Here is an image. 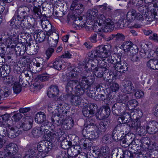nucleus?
I'll list each match as a JSON object with an SVG mask.
<instances>
[{
  "label": "nucleus",
  "mask_w": 158,
  "mask_h": 158,
  "mask_svg": "<svg viewBox=\"0 0 158 158\" xmlns=\"http://www.w3.org/2000/svg\"><path fill=\"white\" fill-rule=\"evenodd\" d=\"M66 76L67 78V83L65 87L66 92L65 96L67 97L68 99H69L72 105L76 106L79 105L82 101L80 96L82 95L84 93L81 94L77 92L76 86L75 87L76 95H74L72 94L74 84H77L79 76L77 74V72L73 69L67 73Z\"/></svg>",
  "instance_id": "1"
},
{
  "label": "nucleus",
  "mask_w": 158,
  "mask_h": 158,
  "mask_svg": "<svg viewBox=\"0 0 158 158\" xmlns=\"http://www.w3.org/2000/svg\"><path fill=\"white\" fill-rule=\"evenodd\" d=\"M111 46L110 44L100 45L96 49L89 52V57L91 58H98L99 67L106 69V71L109 72L110 67L111 66L109 62L108 56L110 55Z\"/></svg>",
  "instance_id": "2"
},
{
  "label": "nucleus",
  "mask_w": 158,
  "mask_h": 158,
  "mask_svg": "<svg viewBox=\"0 0 158 158\" xmlns=\"http://www.w3.org/2000/svg\"><path fill=\"white\" fill-rule=\"evenodd\" d=\"M41 24L42 28L45 29L47 36H48V42L50 47L54 48L56 47L59 39V35L56 32V29L45 18L42 19Z\"/></svg>",
  "instance_id": "3"
},
{
  "label": "nucleus",
  "mask_w": 158,
  "mask_h": 158,
  "mask_svg": "<svg viewBox=\"0 0 158 158\" xmlns=\"http://www.w3.org/2000/svg\"><path fill=\"white\" fill-rule=\"evenodd\" d=\"M30 11L29 8L25 6H21L18 7L15 11L14 16L10 21V26L15 27L19 26L22 22L24 21V19L26 18L27 12Z\"/></svg>",
  "instance_id": "4"
},
{
  "label": "nucleus",
  "mask_w": 158,
  "mask_h": 158,
  "mask_svg": "<svg viewBox=\"0 0 158 158\" xmlns=\"http://www.w3.org/2000/svg\"><path fill=\"white\" fill-rule=\"evenodd\" d=\"M33 79V75L31 71H24L19 77V82H15L13 86V89L14 93L17 94L21 90V85L25 87L27 85V82H31Z\"/></svg>",
  "instance_id": "5"
},
{
  "label": "nucleus",
  "mask_w": 158,
  "mask_h": 158,
  "mask_svg": "<svg viewBox=\"0 0 158 158\" xmlns=\"http://www.w3.org/2000/svg\"><path fill=\"white\" fill-rule=\"evenodd\" d=\"M95 79L94 76H90L86 77L82 73L80 77L79 83L78 81V84L76 85L77 92L79 94H82L84 93V90L87 89L91 87L94 83Z\"/></svg>",
  "instance_id": "6"
},
{
  "label": "nucleus",
  "mask_w": 158,
  "mask_h": 158,
  "mask_svg": "<svg viewBox=\"0 0 158 158\" xmlns=\"http://www.w3.org/2000/svg\"><path fill=\"white\" fill-rule=\"evenodd\" d=\"M97 18L96 22L98 25L101 26L102 24H104L103 27L101 29L104 32L111 31L114 29V23L110 19H106L103 15H99Z\"/></svg>",
  "instance_id": "7"
},
{
  "label": "nucleus",
  "mask_w": 158,
  "mask_h": 158,
  "mask_svg": "<svg viewBox=\"0 0 158 158\" xmlns=\"http://www.w3.org/2000/svg\"><path fill=\"white\" fill-rule=\"evenodd\" d=\"M158 10L155 7L151 9L149 13L144 15V23L149 24L155 19L158 20Z\"/></svg>",
  "instance_id": "8"
},
{
  "label": "nucleus",
  "mask_w": 158,
  "mask_h": 158,
  "mask_svg": "<svg viewBox=\"0 0 158 158\" xmlns=\"http://www.w3.org/2000/svg\"><path fill=\"white\" fill-rule=\"evenodd\" d=\"M120 48L126 52H131L132 54L137 53L139 51L137 47L133 45L131 41H129L123 42L121 45Z\"/></svg>",
  "instance_id": "9"
},
{
  "label": "nucleus",
  "mask_w": 158,
  "mask_h": 158,
  "mask_svg": "<svg viewBox=\"0 0 158 158\" xmlns=\"http://www.w3.org/2000/svg\"><path fill=\"white\" fill-rule=\"evenodd\" d=\"M5 150L7 153L6 154V158H11V157L15 156V155L18 151L17 145L15 143H10L7 145Z\"/></svg>",
  "instance_id": "10"
},
{
  "label": "nucleus",
  "mask_w": 158,
  "mask_h": 158,
  "mask_svg": "<svg viewBox=\"0 0 158 158\" xmlns=\"http://www.w3.org/2000/svg\"><path fill=\"white\" fill-rule=\"evenodd\" d=\"M93 152L97 158H106L110 154V149L108 146L105 145L101 147L98 151L94 150Z\"/></svg>",
  "instance_id": "11"
},
{
  "label": "nucleus",
  "mask_w": 158,
  "mask_h": 158,
  "mask_svg": "<svg viewBox=\"0 0 158 158\" xmlns=\"http://www.w3.org/2000/svg\"><path fill=\"white\" fill-rule=\"evenodd\" d=\"M51 143L48 142L42 141L40 142L37 145L38 151L43 152L46 155L52 149Z\"/></svg>",
  "instance_id": "12"
},
{
  "label": "nucleus",
  "mask_w": 158,
  "mask_h": 158,
  "mask_svg": "<svg viewBox=\"0 0 158 158\" xmlns=\"http://www.w3.org/2000/svg\"><path fill=\"white\" fill-rule=\"evenodd\" d=\"M77 142L73 143V145H71L70 146V148L68 149V153L69 156L71 157L72 158H74L81 151L80 146L77 145Z\"/></svg>",
  "instance_id": "13"
},
{
  "label": "nucleus",
  "mask_w": 158,
  "mask_h": 158,
  "mask_svg": "<svg viewBox=\"0 0 158 158\" xmlns=\"http://www.w3.org/2000/svg\"><path fill=\"white\" fill-rule=\"evenodd\" d=\"M42 62V59L40 57L36 58L35 60H33V67L31 69L33 73H36L41 71L42 69L41 64Z\"/></svg>",
  "instance_id": "14"
},
{
  "label": "nucleus",
  "mask_w": 158,
  "mask_h": 158,
  "mask_svg": "<svg viewBox=\"0 0 158 158\" xmlns=\"http://www.w3.org/2000/svg\"><path fill=\"white\" fill-rule=\"evenodd\" d=\"M123 131L121 130V127L117 125L113 130L112 136L113 139L117 141H119L123 138Z\"/></svg>",
  "instance_id": "15"
},
{
  "label": "nucleus",
  "mask_w": 158,
  "mask_h": 158,
  "mask_svg": "<svg viewBox=\"0 0 158 158\" xmlns=\"http://www.w3.org/2000/svg\"><path fill=\"white\" fill-rule=\"evenodd\" d=\"M27 118V117L25 118L24 122L21 123H19V125L16 126V128H22L24 131H27L30 129L32 126V120L31 118L28 119Z\"/></svg>",
  "instance_id": "16"
},
{
  "label": "nucleus",
  "mask_w": 158,
  "mask_h": 158,
  "mask_svg": "<svg viewBox=\"0 0 158 158\" xmlns=\"http://www.w3.org/2000/svg\"><path fill=\"white\" fill-rule=\"evenodd\" d=\"M114 68L116 70L121 73H125L128 69L127 64L124 61H121L114 66Z\"/></svg>",
  "instance_id": "17"
},
{
  "label": "nucleus",
  "mask_w": 158,
  "mask_h": 158,
  "mask_svg": "<svg viewBox=\"0 0 158 158\" xmlns=\"http://www.w3.org/2000/svg\"><path fill=\"white\" fill-rule=\"evenodd\" d=\"M141 146L143 147L144 146L145 148L149 150H152L156 148V145L155 143H150L149 139L147 137H143L140 140Z\"/></svg>",
  "instance_id": "18"
},
{
  "label": "nucleus",
  "mask_w": 158,
  "mask_h": 158,
  "mask_svg": "<svg viewBox=\"0 0 158 158\" xmlns=\"http://www.w3.org/2000/svg\"><path fill=\"white\" fill-rule=\"evenodd\" d=\"M109 126V124L107 121L105 120H102L99 124L97 126V132L100 134L104 133L108 128Z\"/></svg>",
  "instance_id": "19"
},
{
  "label": "nucleus",
  "mask_w": 158,
  "mask_h": 158,
  "mask_svg": "<svg viewBox=\"0 0 158 158\" xmlns=\"http://www.w3.org/2000/svg\"><path fill=\"white\" fill-rule=\"evenodd\" d=\"M35 121L38 124H41L48 122L46 119L45 114L43 112H38L35 115Z\"/></svg>",
  "instance_id": "20"
},
{
  "label": "nucleus",
  "mask_w": 158,
  "mask_h": 158,
  "mask_svg": "<svg viewBox=\"0 0 158 158\" xmlns=\"http://www.w3.org/2000/svg\"><path fill=\"white\" fill-rule=\"evenodd\" d=\"M125 105V103L122 102H117L114 104L112 107V110L113 114L117 116L121 115L122 114V112H121L120 109L121 107Z\"/></svg>",
  "instance_id": "21"
},
{
  "label": "nucleus",
  "mask_w": 158,
  "mask_h": 158,
  "mask_svg": "<svg viewBox=\"0 0 158 158\" xmlns=\"http://www.w3.org/2000/svg\"><path fill=\"white\" fill-rule=\"evenodd\" d=\"M123 86L124 89L123 91L125 93H131L134 89L133 84L131 81H123Z\"/></svg>",
  "instance_id": "22"
},
{
  "label": "nucleus",
  "mask_w": 158,
  "mask_h": 158,
  "mask_svg": "<svg viewBox=\"0 0 158 158\" xmlns=\"http://www.w3.org/2000/svg\"><path fill=\"white\" fill-rule=\"evenodd\" d=\"M158 129V123L153 121L149 123L148 126H146V131L150 134H154Z\"/></svg>",
  "instance_id": "23"
},
{
  "label": "nucleus",
  "mask_w": 158,
  "mask_h": 158,
  "mask_svg": "<svg viewBox=\"0 0 158 158\" xmlns=\"http://www.w3.org/2000/svg\"><path fill=\"white\" fill-rule=\"evenodd\" d=\"M132 119L130 114L127 112H125L121 116L118 118V122L120 123H125L129 122Z\"/></svg>",
  "instance_id": "24"
},
{
  "label": "nucleus",
  "mask_w": 158,
  "mask_h": 158,
  "mask_svg": "<svg viewBox=\"0 0 158 158\" xmlns=\"http://www.w3.org/2000/svg\"><path fill=\"white\" fill-rule=\"evenodd\" d=\"M59 92V90L57 86L51 85L48 90L47 95L50 98H53L57 96Z\"/></svg>",
  "instance_id": "25"
},
{
  "label": "nucleus",
  "mask_w": 158,
  "mask_h": 158,
  "mask_svg": "<svg viewBox=\"0 0 158 158\" xmlns=\"http://www.w3.org/2000/svg\"><path fill=\"white\" fill-rule=\"evenodd\" d=\"M121 54L118 53V54H114L113 56L108 57L111 65L112 64L113 67H114V66H115V65L121 62V58L120 56Z\"/></svg>",
  "instance_id": "26"
},
{
  "label": "nucleus",
  "mask_w": 158,
  "mask_h": 158,
  "mask_svg": "<svg viewBox=\"0 0 158 158\" xmlns=\"http://www.w3.org/2000/svg\"><path fill=\"white\" fill-rule=\"evenodd\" d=\"M147 67L150 69L158 70V60L156 59H151L147 63Z\"/></svg>",
  "instance_id": "27"
},
{
  "label": "nucleus",
  "mask_w": 158,
  "mask_h": 158,
  "mask_svg": "<svg viewBox=\"0 0 158 158\" xmlns=\"http://www.w3.org/2000/svg\"><path fill=\"white\" fill-rule=\"evenodd\" d=\"M39 0H30V2H32L33 4L34 7L33 8V10L34 13V15L37 18H40L42 14L40 12V9L37 7L39 6V5H36V3L38 2Z\"/></svg>",
  "instance_id": "28"
},
{
  "label": "nucleus",
  "mask_w": 158,
  "mask_h": 158,
  "mask_svg": "<svg viewBox=\"0 0 158 158\" xmlns=\"http://www.w3.org/2000/svg\"><path fill=\"white\" fill-rule=\"evenodd\" d=\"M8 137L11 138L16 137L18 134L17 133L18 129L16 128H15L10 124H8Z\"/></svg>",
  "instance_id": "29"
},
{
  "label": "nucleus",
  "mask_w": 158,
  "mask_h": 158,
  "mask_svg": "<svg viewBox=\"0 0 158 158\" xmlns=\"http://www.w3.org/2000/svg\"><path fill=\"white\" fill-rule=\"evenodd\" d=\"M53 67L55 69L60 70L64 68V65L62 64L61 59L57 58L55 59L53 63Z\"/></svg>",
  "instance_id": "30"
},
{
  "label": "nucleus",
  "mask_w": 158,
  "mask_h": 158,
  "mask_svg": "<svg viewBox=\"0 0 158 158\" xmlns=\"http://www.w3.org/2000/svg\"><path fill=\"white\" fill-rule=\"evenodd\" d=\"M74 124V122L72 118L65 119L62 125L64 128L65 130H68L71 129L73 127Z\"/></svg>",
  "instance_id": "31"
},
{
  "label": "nucleus",
  "mask_w": 158,
  "mask_h": 158,
  "mask_svg": "<svg viewBox=\"0 0 158 158\" xmlns=\"http://www.w3.org/2000/svg\"><path fill=\"white\" fill-rule=\"evenodd\" d=\"M35 37L36 39L39 42H43L46 37L45 32L43 31H40L39 32L35 31L34 34V37L35 38Z\"/></svg>",
  "instance_id": "32"
},
{
  "label": "nucleus",
  "mask_w": 158,
  "mask_h": 158,
  "mask_svg": "<svg viewBox=\"0 0 158 158\" xmlns=\"http://www.w3.org/2000/svg\"><path fill=\"white\" fill-rule=\"evenodd\" d=\"M20 25L23 30L27 29L30 31H33L35 30V29L33 26L31 25V23L27 22L24 21L22 22L19 25Z\"/></svg>",
  "instance_id": "33"
},
{
  "label": "nucleus",
  "mask_w": 158,
  "mask_h": 158,
  "mask_svg": "<svg viewBox=\"0 0 158 158\" xmlns=\"http://www.w3.org/2000/svg\"><path fill=\"white\" fill-rule=\"evenodd\" d=\"M55 132H50L48 133H45L43 136V139L47 141L48 143L50 141L56 137Z\"/></svg>",
  "instance_id": "34"
},
{
  "label": "nucleus",
  "mask_w": 158,
  "mask_h": 158,
  "mask_svg": "<svg viewBox=\"0 0 158 158\" xmlns=\"http://www.w3.org/2000/svg\"><path fill=\"white\" fill-rule=\"evenodd\" d=\"M98 14V10L93 9L91 10L88 11L87 18L91 20H94L97 17Z\"/></svg>",
  "instance_id": "35"
},
{
  "label": "nucleus",
  "mask_w": 158,
  "mask_h": 158,
  "mask_svg": "<svg viewBox=\"0 0 158 158\" xmlns=\"http://www.w3.org/2000/svg\"><path fill=\"white\" fill-rule=\"evenodd\" d=\"M98 67V68L95 69L94 72L95 76L98 77H102L104 74L108 73V72L106 71V69Z\"/></svg>",
  "instance_id": "36"
},
{
  "label": "nucleus",
  "mask_w": 158,
  "mask_h": 158,
  "mask_svg": "<svg viewBox=\"0 0 158 158\" xmlns=\"http://www.w3.org/2000/svg\"><path fill=\"white\" fill-rule=\"evenodd\" d=\"M136 11L132 10L129 11L127 14V19L129 22H131L135 18Z\"/></svg>",
  "instance_id": "37"
},
{
  "label": "nucleus",
  "mask_w": 158,
  "mask_h": 158,
  "mask_svg": "<svg viewBox=\"0 0 158 158\" xmlns=\"http://www.w3.org/2000/svg\"><path fill=\"white\" fill-rule=\"evenodd\" d=\"M49 123V122H46L42 123L40 127H38L40 130L42 132V134H45V132H47L49 131V126H48Z\"/></svg>",
  "instance_id": "38"
},
{
  "label": "nucleus",
  "mask_w": 158,
  "mask_h": 158,
  "mask_svg": "<svg viewBox=\"0 0 158 158\" xmlns=\"http://www.w3.org/2000/svg\"><path fill=\"white\" fill-rule=\"evenodd\" d=\"M43 85L39 84L38 82H36L31 85L30 87V91L32 92H36L40 90L43 87Z\"/></svg>",
  "instance_id": "39"
},
{
  "label": "nucleus",
  "mask_w": 158,
  "mask_h": 158,
  "mask_svg": "<svg viewBox=\"0 0 158 158\" xmlns=\"http://www.w3.org/2000/svg\"><path fill=\"white\" fill-rule=\"evenodd\" d=\"M112 137L110 134H107L104 135L102 138V143L106 144L110 143L112 140Z\"/></svg>",
  "instance_id": "40"
},
{
  "label": "nucleus",
  "mask_w": 158,
  "mask_h": 158,
  "mask_svg": "<svg viewBox=\"0 0 158 158\" xmlns=\"http://www.w3.org/2000/svg\"><path fill=\"white\" fill-rule=\"evenodd\" d=\"M140 125L141 122L139 119L138 118H137L131 122L130 127L133 129L136 130L138 127H140Z\"/></svg>",
  "instance_id": "41"
},
{
  "label": "nucleus",
  "mask_w": 158,
  "mask_h": 158,
  "mask_svg": "<svg viewBox=\"0 0 158 158\" xmlns=\"http://www.w3.org/2000/svg\"><path fill=\"white\" fill-rule=\"evenodd\" d=\"M49 77L48 75L46 73H44L39 75L37 77V79L41 81H45L49 79Z\"/></svg>",
  "instance_id": "42"
},
{
  "label": "nucleus",
  "mask_w": 158,
  "mask_h": 158,
  "mask_svg": "<svg viewBox=\"0 0 158 158\" xmlns=\"http://www.w3.org/2000/svg\"><path fill=\"white\" fill-rule=\"evenodd\" d=\"M31 133L34 137L37 138L40 136L42 134L38 127L34 128L32 131Z\"/></svg>",
  "instance_id": "43"
},
{
  "label": "nucleus",
  "mask_w": 158,
  "mask_h": 158,
  "mask_svg": "<svg viewBox=\"0 0 158 158\" xmlns=\"http://www.w3.org/2000/svg\"><path fill=\"white\" fill-rule=\"evenodd\" d=\"M112 36L116 42L123 41L125 39V36L122 33H118L116 34H112Z\"/></svg>",
  "instance_id": "44"
},
{
  "label": "nucleus",
  "mask_w": 158,
  "mask_h": 158,
  "mask_svg": "<svg viewBox=\"0 0 158 158\" xmlns=\"http://www.w3.org/2000/svg\"><path fill=\"white\" fill-rule=\"evenodd\" d=\"M137 9L139 12L141 14L143 15L144 14L148 13V9L145 5H142L141 6H139L137 7Z\"/></svg>",
  "instance_id": "45"
},
{
  "label": "nucleus",
  "mask_w": 158,
  "mask_h": 158,
  "mask_svg": "<svg viewBox=\"0 0 158 158\" xmlns=\"http://www.w3.org/2000/svg\"><path fill=\"white\" fill-rule=\"evenodd\" d=\"M24 47L23 46H21L20 47L17 46L15 48V51L17 55H22L25 53Z\"/></svg>",
  "instance_id": "46"
},
{
  "label": "nucleus",
  "mask_w": 158,
  "mask_h": 158,
  "mask_svg": "<svg viewBox=\"0 0 158 158\" xmlns=\"http://www.w3.org/2000/svg\"><path fill=\"white\" fill-rule=\"evenodd\" d=\"M85 6L84 5L81 3L77 4V5L74 7L73 10H77L78 13H81L84 10Z\"/></svg>",
  "instance_id": "47"
},
{
  "label": "nucleus",
  "mask_w": 158,
  "mask_h": 158,
  "mask_svg": "<svg viewBox=\"0 0 158 158\" xmlns=\"http://www.w3.org/2000/svg\"><path fill=\"white\" fill-rule=\"evenodd\" d=\"M89 138L91 139H94L98 138L99 137V135L100 134L97 132L96 130L95 132L94 131H91L89 133H87Z\"/></svg>",
  "instance_id": "48"
},
{
  "label": "nucleus",
  "mask_w": 158,
  "mask_h": 158,
  "mask_svg": "<svg viewBox=\"0 0 158 158\" xmlns=\"http://www.w3.org/2000/svg\"><path fill=\"white\" fill-rule=\"evenodd\" d=\"M138 103L135 99H132L129 101L128 105L130 107L131 109H134L138 106Z\"/></svg>",
  "instance_id": "49"
},
{
  "label": "nucleus",
  "mask_w": 158,
  "mask_h": 158,
  "mask_svg": "<svg viewBox=\"0 0 158 158\" xmlns=\"http://www.w3.org/2000/svg\"><path fill=\"white\" fill-rule=\"evenodd\" d=\"M85 90H86V89L84 90V92H85ZM86 90H87V95L89 97H90L93 99H95L96 94L94 90H90L89 89V88L86 89Z\"/></svg>",
  "instance_id": "50"
},
{
  "label": "nucleus",
  "mask_w": 158,
  "mask_h": 158,
  "mask_svg": "<svg viewBox=\"0 0 158 158\" xmlns=\"http://www.w3.org/2000/svg\"><path fill=\"white\" fill-rule=\"evenodd\" d=\"M54 48L51 47L48 48L46 51L45 54L47 56L46 59L48 60L52 56L54 52Z\"/></svg>",
  "instance_id": "51"
},
{
  "label": "nucleus",
  "mask_w": 158,
  "mask_h": 158,
  "mask_svg": "<svg viewBox=\"0 0 158 158\" xmlns=\"http://www.w3.org/2000/svg\"><path fill=\"white\" fill-rule=\"evenodd\" d=\"M94 120L91 117L86 119L85 123V126L87 128L89 126H93L94 124Z\"/></svg>",
  "instance_id": "52"
},
{
  "label": "nucleus",
  "mask_w": 158,
  "mask_h": 158,
  "mask_svg": "<svg viewBox=\"0 0 158 158\" xmlns=\"http://www.w3.org/2000/svg\"><path fill=\"white\" fill-rule=\"evenodd\" d=\"M82 112L84 115L85 117L89 118L93 116V115L91 113V112L90 110H89L88 107L87 108H83Z\"/></svg>",
  "instance_id": "53"
},
{
  "label": "nucleus",
  "mask_w": 158,
  "mask_h": 158,
  "mask_svg": "<svg viewBox=\"0 0 158 158\" xmlns=\"http://www.w3.org/2000/svg\"><path fill=\"white\" fill-rule=\"evenodd\" d=\"M88 108L94 115L98 107L96 104L91 103Z\"/></svg>",
  "instance_id": "54"
},
{
  "label": "nucleus",
  "mask_w": 158,
  "mask_h": 158,
  "mask_svg": "<svg viewBox=\"0 0 158 158\" xmlns=\"http://www.w3.org/2000/svg\"><path fill=\"white\" fill-rule=\"evenodd\" d=\"M102 111L105 114L106 117H107L110 115V107L107 105L103 106H102Z\"/></svg>",
  "instance_id": "55"
},
{
  "label": "nucleus",
  "mask_w": 158,
  "mask_h": 158,
  "mask_svg": "<svg viewBox=\"0 0 158 158\" xmlns=\"http://www.w3.org/2000/svg\"><path fill=\"white\" fill-rule=\"evenodd\" d=\"M110 89L112 92H116L119 89V85L116 83H112L110 84Z\"/></svg>",
  "instance_id": "56"
},
{
  "label": "nucleus",
  "mask_w": 158,
  "mask_h": 158,
  "mask_svg": "<svg viewBox=\"0 0 158 158\" xmlns=\"http://www.w3.org/2000/svg\"><path fill=\"white\" fill-rule=\"evenodd\" d=\"M61 147L64 149H65L70 148V143L67 140H63L61 143Z\"/></svg>",
  "instance_id": "57"
},
{
  "label": "nucleus",
  "mask_w": 158,
  "mask_h": 158,
  "mask_svg": "<svg viewBox=\"0 0 158 158\" xmlns=\"http://www.w3.org/2000/svg\"><path fill=\"white\" fill-rule=\"evenodd\" d=\"M98 59H95L93 60V61H92L91 64V69H94V70H95V69L98 68L97 67L98 66L99 67V61L98 60Z\"/></svg>",
  "instance_id": "58"
},
{
  "label": "nucleus",
  "mask_w": 158,
  "mask_h": 158,
  "mask_svg": "<svg viewBox=\"0 0 158 158\" xmlns=\"http://www.w3.org/2000/svg\"><path fill=\"white\" fill-rule=\"evenodd\" d=\"M10 70H6L5 69H3V68L2 67L0 68V77H4L6 76V74L9 73Z\"/></svg>",
  "instance_id": "59"
},
{
  "label": "nucleus",
  "mask_w": 158,
  "mask_h": 158,
  "mask_svg": "<svg viewBox=\"0 0 158 158\" xmlns=\"http://www.w3.org/2000/svg\"><path fill=\"white\" fill-rule=\"evenodd\" d=\"M141 14L139 13H136L135 18L141 22H144V23L145 17H144V15H141Z\"/></svg>",
  "instance_id": "60"
},
{
  "label": "nucleus",
  "mask_w": 158,
  "mask_h": 158,
  "mask_svg": "<svg viewBox=\"0 0 158 158\" xmlns=\"http://www.w3.org/2000/svg\"><path fill=\"white\" fill-rule=\"evenodd\" d=\"M136 130L139 134H141V133L143 134L145 133L146 131V127H145L144 126H141L140 125V127H138Z\"/></svg>",
  "instance_id": "61"
},
{
  "label": "nucleus",
  "mask_w": 158,
  "mask_h": 158,
  "mask_svg": "<svg viewBox=\"0 0 158 158\" xmlns=\"http://www.w3.org/2000/svg\"><path fill=\"white\" fill-rule=\"evenodd\" d=\"M81 19V17L78 18V19H76L74 20L73 22V27L76 28V29H78L79 25L80 23V21Z\"/></svg>",
  "instance_id": "62"
},
{
  "label": "nucleus",
  "mask_w": 158,
  "mask_h": 158,
  "mask_svg": "<svg viewBox=\"0 0 158 158\" xmlns=\"http://www.w3.org/2000/svg\"><path fill=\"white\" fill-rule=\"evenodd\" d=\"M22 117V115L20 113H18L14 114L12 117V119L15 122L19 121Z\"/></svg>",
  "instance_id": "63"
},
{
  "label": "nucleus",
  "mask_w": 158,
  "mask_h": 158,
  "mask_svg": "<svg viewBox=\"0 0 158 158\" xmlns=\"http://www.w3.org/2000/svg\"><path fill=\"white\" fill-rule=\"evenodd\" d=\"M144 92L140 90L136 91L135 94V95L137 98H139L143 96Z\"/></svg>",
  "instance_id": "64"
}]
</instances>
